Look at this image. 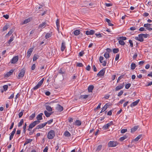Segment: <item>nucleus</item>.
Listing matches in <instances>:
<instances>
[{"label": "nucleus", "mask_w": 152, "mask_h": 152, "mask_svg": "<svg viewBox=\"0 0 152 152\" xmlns=\"http://www.w3.org/2000/svg\"><path fill=\"white\" fill-rule=\"evenodd\" d=\"M44 80V78H43L41 80H40L38 83V84H39V86H41L42 84L43 81Z\"/></svg>", "instance_id": "obj_44"}, {"label": "nucleus", "mask_w": 152, "mask_h": 152, "mask_svg": "<svg viewBox=\"0 0 152 152\" xmlns=\"http://www.w3.org/2000/svg\"><path fill=\"white\" fill-rule=\"evenodd\" d=\"M9 25L8 24H6L5 26H4L3 29V30L4 31L6 30L8 28V27Z\"/></svg>", "instance_id": "obj_52"}, {"label": "nucleus", "mask_w": 152, "mask_h": 152, "mask_svg": "<svg viewBox=\"0 0 152 152\" xmlns=\"http://www.w3.org/2000/svg\"><path fill=\"white\" fill-rule=\"evenodd\" d=\"M124 83L123 84H121L119 86H117L115 88V91H117L122 88L124 87Z\"/></svg>", "instance_id": "obj_16"}, {"label": "nucleus", "mask_w": 152, "mask_h": 152, "mask_svg": "<svg viewBox=\"0 0 152 152\" xmlns=\"http://www.w3.org/2000/svg\"><path fill=\"white\" fill-rule=\"evenodd\" d=\"M129 43L130 44V46L131 47H133V43L132 42V41L131 40H129Z\"/></svg>", "instance_id": "obj_60"}, {"label": "nucleus", "mask_w": 152, "mask_h": 152, "mask_svg": "<svg viewBox=\"0 0 152 152\" xmlns=\"http://www.w3.org/2000/svg\"><path fill=\"white\" fill-rule=\"evenodd\" d=\"M64 135L65 136L67 137H69L71 136V134L67 131H66L64 132Z\"/></svg>", "instance_id": "obj_38"}, {"label": "nucleus", "mask_w": 152, "mask_h": 152, "mask_svg": "<svg viewBox=\"0 0 152 152\" xmlns=\"http://www.w3.org/2000/svg\"><path fill=\"white\" fill-rule=\"evenodd\" d=\"M34 48H29L27 52V55L26 56V57L28 58L31 55L32 51L33 50Z\"/></svg>", "instance_id": "obj_8"}, {"label": "nucleus", "mask_w": 152, "mask_h": 152, "mask_svg": "<svg viewBox=\"0 0 152 152\" xmlns=\"http://www.w3.org/2000/svg\"><path fill=\"white\" fill-rule=\"evenodd\" d=\"M32 140V139H27L26 140V141L25 142V143L24 144V145H25L26 144H27L28 143L31 142Z\"/></svg>", "instance_id": "obj_37"}, {"label": "nucleus", "mask_w": 152, "mask_h": 152, "mask_svg": "<svg viewBox=\"0 0 152 152\" xmlns=\"http://www.w3.org/2000/svg\"><path fill=\"white\" fill-rule=\"evenodd\" d=\"M30 21V19L28 18L26 19H25L23 23V24H26Z\"/></svg>", "instance_id": "obj_34"}, {"label": "nucleus", "mask_w": 152, "mask_h": 152, "mask_svg": "<svg viewBox=\"0 0 152 152\" xmlns=\"http://www.w3.org/2000/svg\"><path fill=\"white\" fill-rule=\"evenodd\" d=\"M46 22H44L43 23H42L39 25V28H41L45 26V25L46 24Z\"/></svg>", "instance_id": "obj_42"}, {"label": "nucleus", "mask_w": 152, "mask_h": 152, "mask_svg": "<svg viewBox=\"0 0 152 152\" xmlns=\"http://www.w3.org/2000/svg\"><path fill=\"white\" fill-rule=\"evenodd\" d=\"M14 37L13 36V35L11 37L10 39L8 42V43L9 45H10L11 42L13 41L14 40Z\"/></svg>", "instance_id": "obj_35"}, {"label": "nucleus", "mask_w": 152, "mask_h": 152, "mask_svg": "<svg viewBox=\"0 0 152 152\" xmlns=\"http://www.w3.org/2000/svg\"><path fill=\"white\" fill-rule=\"evenodd\" d=\"M44 113L46 116L47 117H48L50 116V114H49V113H48L47 111L46 110L45 111Z\"/></svg>", "instance_id": "obj_41"}, {"label": "nucleus", "mask_w": 152, "mask_h": 152, "mask_svg": "<svg viewBox=\"0 0 152 152\" xmlns=\"http://www.w3.org/2000/svg\"><path fill=\"white\" fill-rule=\"evenodd\" d=\"M35 113L29 116V119L30 120H32L35 117Z\"/></svg>", "instance_id": "obj_51"}, {"label": "nucleus", "mask_w": 152, "mask_h": 152, "mask_svg": "<svg viewBox=\"0 0 152 152\" xmlns=\"http://www.w3.org/2000/svg\"><path fill=\"white\" fill-rule=\"evenodd\" d=\"M65 45L66 44L64 40H63L61 47V50L62 52L66 48Z\"/></svg>", "instance_id": "obj_13"}, {"label": "nucleus", "mask_w": 152, "mask_h": 152, "mask_svg": "<svg viewBox=\"0 0 152 152\" xmlns=\"http://www.w3.org/2000/svg\"><path fill=\"white\" fill-rule=\"evenodd\" d=\"M123 91L122 90H121L118 93V96H120L123 94Z\"/></svg>", "instance_id": "obj_61"}, {"label": "nucleus", "mask_w": 152, "mask_h": 152, "mask_svg": "<svg viewBox=\"0 0 152 152\" xmlns=\"http://www.w3.org/2000/svg\"><path fill=\"white\" fill-rule=\"evenodd\" d=\"M102 145H100L98 146L97 148H96V151H99L102 148Z\"/></svg>", "instance_id": "obj_32"}, {"label": "nucleus", "mask_w": 152, "mask_h": 152, "mask_svg": "<svg viewBox=\"0 0 152 152\" xmlns=\"http://www.w3.org/2000/svg\"><path fill=\"white\" fill-rule=\"evenodd\" d=\"M46 110L49 112L51 111L52 110V108L49 106L45 105Z\"/></svg>", "instance_id": "obj_31"}, {"label": "nucleus", "mask_w": 152, "mask_h": 152, "mask_svg": "<svg viewBox=\"0 0 152 152\" xmlns=\"http://www.w3.org/2000/svg\"><path fill=\"white\" fill-rule=\"evenodd\" d=\"M55 135V132L54 130H51L50 131L48 134V138L49 139H53Z\"/></svg>", "instance_id": "obj_1"}, {"label": "nucleus", "mask_w": 152, "mask_h": 152, "mask_svg": "<svg viewBox=\"0 0 152 152\" xmlns=\"http://www.w3.org/2000/svg\"><path fill=\"white\" fill-rule=\"evenodd\" d=\"M104 56L106 59L110 57L109 53L107 52L105 53Z\"/></svg>", "instance_id": "obj_43"}, {"label": "nucleus", "mask_w": 152, "mask_h": 152, "mask_svg": "<svg viewBox=\"0 0 152 152\" xmlns=\"http://www.w3.org/2000/svg\"><path fill=\"white\" fill-rule=\"evenodd\" d=\"M119 51V49L118 48H114L113 50V52L114 53H118Z\"/></svg>", "instance_id": "obj_36"}, {"label": "nucleus", "mask_w": 152, "mask_h": 152, "mask_svg": "<svg viewBox=\"0 0 152 152\" xmlns=\"http://www.w3.org/2000/svg\"><path fill=\"white\" fill-rule=\"evenodd\" d=\"M119 44L122 45H124L125 44V42L123 40H119L118 41Z\"/></svg>", "instance_id": "obj_40"}, {"label": "nucleus", "mask_w": 152, "mask_h": 152, "mask_svg": "<svg viewBox=\"0 0 152 152\" xmlns=\"http://www.w3.org/2000/svg\"><path fill=\"white\" fill-rule=\"evenodd\" d=\"M112 125H113V121H111L110 123H108L104 125L103 127V128L104 129H108L109 127Z\"/></svg>", "instance_id": "obj_7"}, {"label": "nucleus", "mask_w": 152, "mask_h": 152, "mask_svg": "<svg viewBox=\"0 0 152 152\" xmlns=\"http://www.w3.org/2000/svg\"><path fill=\"white\" fill-rule=\"evenodd\" d=\"M75 124L77 126H80L81 124V122L80 120H76L75 122Z\"/></svg>", "instance_id": "obj_24"}, {"label": "nucleus", "mask_w": 152, "mask_h": 152, "mask_svg": "<svg viewBox=\"0 0 152 152\" xmlns=\"http://www.w3.org/2000/svg\"><path fill=\"white\" fill-rule=\"evenodd\" d=\"M14 70L13 69H11L9 72H7L4 75V76L5 77H7L11 75L14 72Z\"/></svg>", "instance_id": "obj_11"}, {"label": "nucleus", "mask_w": 152, "mask_h": 152, "mask_svg": "<svg viewBox=\"0 0 152 152\" xmlns=\"http://www.w3.org/2000/svg\"><path fill=\"white\" fill-rule=\"evenodd\" d=\"M128 137V136L126 135H125L124 136L121 137L119 139V140L121 141H123L124 140L126 139Z\"/></svg>", "instance_id": "obj_27"}, {"label": "nucleus", "mask_w": 152, "mask_h": 152, "mask_svg": "<svg viewBox=\"0 0 152 152\" xmlns=\"http://www.w3.org/2000/svg\"><path fill=\"white\" fill-rule=\"evenodd\" d=\"M56 109L59 112H61L63 110V108L61 105H58L56 107Z\"/></svg>", "instance_id": "obj_18"}, {"label": "nucleus", "mask_w": 152, "mask_h": 152, "mask_svg": "<svg viewBox=\"0 0 152 152\" xmlns=\"http://www.w3.org/2000/svg\"><path fill=\"white\" fill-rule=\"evenodd\" d=\"M117 39L118 40L121 39L122 40H125L126 39V38L125 37H119L117 38Z\"/></svg>", "instance_id": "obj_30"}, {"label": "nucleus", "mask_w": 152, "mask_h": 152, "mask_svg": "<svg viewBox=\"0 0 152 152\" xmlns=\"http://www.w3.org/2000/svg\"><path fill=\"white\" fill-rule=\"evenodd\" d=\"M15 133H14L12 132V133L11 134V135H10V140H11L13 138V137L14 136V134Z\"/></svg>", "instance_id": "obj_53"}, {"label": "nucleus", "mask_w": 152, "mask_h": 152, "mask_svg": "<svg viewBox=\"0 0 152 152\" xmlns=\"http://www.w3.org/2000/svg\"><path fill=\"white\" fill-rule=\"evenodd\" d=\"M142 136V134H140L137 136L134 139V141H138L139 140L140 138Z\"/></svg>", "instance_id": "obj_33"}, {"label": "nucleus", "mask_w": 152, "mask_h": 152, "mask_svg": "<svg viewBox=\"0 0 152 152\" xmlns=\"http://www.w3.org/2000/svg\"><path fill=\"white\" fill-rule=\"evenodd\" d=\"M47 124V123L45 122L44 123H43V124H40V125L41 128H42L43 127L45 126H46V125Z\"/></svg>", "instance_id": "obj_58"}, {"label": "nucleus", "mask_w": 152, "mask_h": 152, "mask_svg": "<svg viewBox=\"0 0 152 152\" xmlns=\"http://www.w3.org/2000/svg\"><path fill=\"white\" fill-rule=\"evenodd\" d=\"M56 25L57 28V30L59 32V21L58 19H57L56 21Z\"/></svg>", "instance_id": "obj_21"}, {"label": "nucleus", "mask_w": 152, "mask_h": 152, "mask_svg": "<svg viewBox=\"0 0 152 152\" xmlns=\"http://www.w3.org/2000/svg\"><path fill=\"white\" fill-rule=\"evenodd\" d=\"M137 56V53H135L134 55L133 56V59H135Z\"/></svg>", "instance_id": "obj_62"}, {"label": "nucleus", "mask_w": 152, "mask_h": 152, "mask_svg": "<svg viewBox=\"0 0 152 152\" xmlns=\"http://www.w3.org/2000/svg\"><path fill=\"white\" fill-rule=\"evenodd\" d=\"M52 35L50 33H47L45 35V38L46 39H47L50 37Z\"/></svg>", "instance_id": "obj_49"}, {"label": "nucleus", "mask_w": 152, "mask_h": 152, "mask_svg": "<svg viewBox=\"0 0 152 152\" xmlns=\"http://www.w3.org/2000/svg\"><path fill=\"white\" fill-rule=\"evenodd\" d=\"M134 39L141 42H142L144 41L143 37L142 34H139L138 37H135Z\"/></svg>", "instance_id": "obj_3"}, {"label": "nucleus", "mask_w": 152, "mask_h": 152, "mask_svg": "<svg viewBox=\"0 0 152 152\" xmlns=\"http://www.w3.org/2000/svg\"><path fill=\"white\" fill-rule=\"evenodd\" d=\"M24 110H22L18 114V116L19 118H20L23 115Z\"/></svg>", "instance_id": "obj_48"}, {"label": "nucleus", "mask_w": 152, "mask_h": 152, "mask_svg": "<svg viewBox=\"0 0 152 152\" xmlns=\"http://www.w3.org/2000/svg\"><path fill=\"white\" fill-rule=\"evenodd\" d=\"M3 87L4 91H6L7 90L8 88V85H4L3 86Z\"/></svg>", "instance_id": "obj_47"}, {"label": "nucleus", "mask_w": 152, "mask_h": 152, "mask_svg": "<svg viewBox=\"0 0 152 152\" xmlns=\"http://www.w3.org/2000/svg\"><path fill=\"white\" fill-rule=\"evenodd\" d=\"M43 114L42 113H39L37 116L36 118L37 120H41L42 119V115Z\"/></svg>", "instance_id": "obj_17"}, {"label": "nucleus", "mask_w": 152, "mask_h": 152, "mask_svg": "<svg viewBox=\"0 0 152 152\" xmlns=\"http://www.w3.org/2000/svg\"><path fill=\"white\" fill-rule=\"evenodd\" d=\"M127 131V129H123L121 130V133L122 134H124Z\"/></svg>", "instance_id": "obj_56"}, {"label": "nucleus", "mask_w": 152, "mask_h": 152, "mask_svg": "<svg viewBox=\"0 0 152 152\" xmlns=\"http://www.w3.org/2000/svg\"><path fill=\"white\" fill-rule=\"evenodd\" d=\"M59 73L60 74H64L65 73V70L63 68H61L59 70Z\"/></svg>", "instance_id": "obj_26"}, {"label": "nucleus", "mask_w": 152, "mask_h": 152, "mask_svg": "<svg viewBox=\"0 0 152 152\" xmlns=\"http://www.w3.org/2000/svg\"><path fill=\"white\" fill-rule=\"evenodd\" d=\"M140 101V99H138L135 101H134L130 105V106L131 107H134L136 105H137Z\"/></svg>", "instance_id": "obj_12"}, {"label": "nucleus", "mask_w": 152, "mask_h": 152, "mask_svg": "<svg viewBox=\"0 0 152 152\" xmlns=\"http://www.w3.org/2000/svg\"><path fill=\"white\" fill-rule=\"evenodd\" d=\"M94 88V86L93 85H90L88 88V90L89 92H92Z\"/></svg>", "instance_id": "obj_22"}, {"label": "nucleus", "mask_w": 152, "mask_h": 152, "mask_svg": "<svg viewBox=\"0 0 152 152\" xmlns=\"http://www.w3.org/2000/svg\"><path fill=\"white\" fill-rule=\"evenodd\" d=\"M24 123L23 120V119L21 120L20 122L18 123V127L21 126Z\"/></svg>", "instance_id": "obj_39"}, {"label": "nucleus", "mask_w": 152, "mask_h": 152, "mask_svg": "<svg viewBox=\"0 0 152 152\" xmlns=\"http://www.w3.org/2000/svg\"><path fill=\"white\" fill-rule=\"evenodd\" d=\"M77 66L79 67H82L83 66V65L82 63H77Z\"/></svg>", "instance_id": "obj_59"}, {"label": "nucleus", "mask_w": 152, "mask_h": 152, "mask_svg": "<svg viewBox=\"0 0 152 152\" xmlns=\"http://www.w3.org/2000/svg\"><path fill=\"white\" fill-rule=\"evenodd\" d=\"M88 95H81L80 96V98H82L83 99H86L88 96Z\"/></svg>", "instance_id": "obj_45"}, {"label": "nucleus", "mask_w": 152, "mask_h": 152, "mask_svg": "<svg viewBox=\"0 0 152 152\" xmlns=\"http://www.w3.org/2000/svg\"><path fill=\"white\" fill-rule=\"evenodd\" d=\"M137 28L136 26H133L131 27L130 28V29L131 31H134Z\"/></svg>", "instance_id": "obj_57"}, {"label": "nucleus", "mask_w": 152, "mask_h": 152, "mask_svg": "<svg viewBox=\"0 0 152 152\" xmlns=\"http://www.w3.org/2000/svg\"><path fill=\"white\" fill-rule=\"evenodd\" d=\"M151 24L149 23L145 24L144 25V26L145 28L147 30L151 31L152 30V28L150 27Z\"/></svg>", "instance_id": "obj_10"}, {"label": "nucleus", "mask_w": 152, "mask_h": 152, "mask_svg": "<svg viewBox=\"0 0 152 152\" xmlns=\"http://www.w3.org/2000/svg\"><path fill=\"white\" fill-rule=\"evenodd\" d=\"M107 51V53H109L111 52H112V49L110 48H107L106 49Z\"/></svg>", "instance_id": "obj_64"}, {"label": "nucleus", "mask_w": 152, "mask_h": 152, "mask_svg": "<svg viewBox=\"0 0 152 152\" xmlns=\"http://www.w3.org/2000/svg\"><path fill=\"white\" fill-rule=\"evenodd\" d=\"M15 28H12L9 31L8 33L6 35H11L14 31Z\"/></svg>", "instance_id": "obj_29"}, {"label": "nucleus", "mask_w": 152, "mask_h": 152, "mask_svg": "<svg viewBox=\"0 0 152 152\" xmlns=\"http://www.w3.org/2000/svg\"><path fill=\"white\" fill-rule=\"evenodd\" d=\"M139 126H134V127L131 128V132L133 133L134 132H135L139 128Z\"/></svg>", "instance_id": "obj_20"}, {"label": "nucleus", "mask_w": 152, "mask_h": 152, "mask_svg": "<svg viewBox=\"0 0 152 152\" xmlns=\"http://www.w3.org/2000/svg\"><path fill=\"white\" fill-rule=\"evenodd\" d=\"M95 31L94 30H90V31H87L86 32V34L87 35H90L94 34Z\"/></svg>", "instance_id": "obj_14"}, {"label": "nucleus", "mask_w": 152, "mask_h": 152, "mask_svg": "<svg viewBox=\"0 0 152 152\" xmlns=\"http://www.w3.org/2000/svg\"><path fill=\"white\" fill-rule=\"evenodd\" d=\"M40 120H37V121H35L34 122L36 125H37L39 124L40 122Z\"/></svg>", "instance_id": "obj_63"}, {"label": "nucleus", "mask_w": 152, "mask_h": 152, "mask_svg": "<svg viewBox=\"0 0 152 152\" xmlns=\"http://www.w3.org/2000/svg\"><path fill=\"white\" fill-rule=\"evenodd\" d=\"M36 124L34 123V122H33L31 124H30L28 126V131H30V129H32L33 127H34L36 126Z\"/></svg>", "instance_id": "obj_15"}, {"label": "nucleus", "mask_w": 152, "mask_h": 152, "mask_svg": "<svg viewBox=\"0 0 152 152\" xmlns=\"http://www.w3.org/2000/svg\"><path fill=\"white\" fill-rule=\"evenodd\" d=\"M124 76V75H122L120 76L118 78L117 80V82L118 83L119 81L120 80L123 78V77Z\"/></svg>", "instance_id": "obj_54"}, {"label": "nucleus", "mask_w": 152, "mask_h": 152, "mask_svg": "<svg viewBox=\"0 0 152 152\" xmlns=\"http://www.w3.org/2000/svg\"><path fill=\"white\" fill-rule=\"evenodd\" d=\"M40 86H39V84H38L37 85L34 87L33 88V90H35L38 88Z\"/></svg>", "instance_id": "obj_50"}, {"label": "nucleus", "mask_w": 152, "mask_h": 152, "mask_svg": "<svg viewBox=\"0 0 152 152\" xmlns=\"http://www.w3.org/2000/svg\"><path fill=\"white\" fill-rule=\"evenodd\" d=\"M104 58L102 56H100L99 57V61L101 63H102V65L103 66H106V62L105 61H104Z\"/></svg>", "instance_id": "obj_6"}, {"label": "nucleus", "mask_w": 152, "mask_h": 152, "mask_svg": "<svg viewBox=\"0 0 152 152\" xmlns=\"http://www.w3.org/2000/svg\"><path fill=\"white\" fill-rule=\"evenodd\" d=\"M38 57L39 56L38 55L35 54L34 56L33 61H35L38 58Z\"/></svg>", "instance_id": "obj_46"}, {"label": "nucleus", "mask_w": 152, "mask_h": 152, "mask_svg": "<svg viewBox=\"0 0 152 152\" xmlns=\"http://www.w3.org/2000/svg\"><path fill=\"white\" fill-rule=\"evenodd\" d=\"M73 32L74 35L76 36L80 34V30L79 29L75 30Z\"/></svg>", "instance_id": "obj_23"}, {"label": "nucleus", "mask_w": 152, "mask_h": 152, "mask_svg": "<svg viewBox=\"0 0 152 152\" xmlns=\"http://www.w3.org/2000/svg\"><path fill=\"white\" fill-rule=\"evenodd\" d=\"M105 70V68H103L101 70L99 73H97V75L100 77L103 76L104 75Z\"/></svg>", "instance_id": "obj_4"}, {"label": "nucleus", "mask_w": 152, "mask_h": 152, "mask_svg": "<svg viewBox=\"0 0 152 152\" xmlns=\"http://www.w3.org/2000/svg\"><path fill=\"white\" fill-rule=\"evenodd\" d=\"M18 56H16L14 57L12 59L11 63L12 64H15L18 61Z\"/></svg>", "instance_id": "obj_9"}, {"label": "nucleus", "mask_w": 152, "mask_h": 152, "mask_svg": "<svg viewBox=\"0 0 152 152\" xmlns=\"http://www.w3.org/2000/svg\"><path fill=\"white\" fill-rule=\"evenodd\" d=\"M109 106V105L108 104V103L106 104L104 107L102 108L100 113H102L107 108L108 106Z\"/></svg>", "instance_id": "obj_19"}, {"label": "nucleus", "mask_w": 152, "mask_h": 152, "mask_svg": "<svg viewBox=\"0 0 152 152\" xmlns=\"http://www.w3.org/2000/svg\"><path fill=\"white\" fill-rule=\"evenodd\" d=\"M105 20L108 23L109 26H113V25L111 23V21L110 19L108 18H106Z\"/></svg>", "instance_id": "obj_28"}, {"label": "nucleus", "mask_w": 152, "mask_h": 152, "mask_svg": "<svg viewBox=\"0 0 152 152\" xmlns=\"http://www.w3.org/2000/svg\"><path fill=\"white\" fill-rule=\"evenodd\" d=\"M118 144V143L116 142L110 141L108 144V145L109 147H114L116 146Z\"/></svg>", "instance_id": "obj_2"}, {"label": "nucleus", "mask_w": 152, "mask_h": 152, "mask_svg": "<svg viewBox=\"0 0 152 152\" xmlns=\"http://www.w3.org/2000/svg\"><path fill=\"white\" fill-rule=\"evenodd\" d=\"M25 73V70L23 69H21L18 75V78L20 79V78L23 77Z\"/></svg>", "instance_id": "obj_5"}, {"label": "nucleus", "mask_w": 152, "mask_h": 152, "mask_svg": "<svg viewBox=\"0 0 152 152\" xmlns=\"http://www.w3.org/2000/svg\"><path fill=\"white\" fill-rule=\"evenodd\" d=\"M131 86V84L130 83H128L125 86V88L126 89H128Z\"/></svg>", "instance_id": "obj_55"}, {"label": "nucleus", "mask_w": 152, "mask_h": 152, "mask_svg": "<svg viewBox=\"0 0 152 152\" xmlns=\"http://www.w3.org/2000/svg\"><path fill=\"white\" fill-rule=\"evenodd\" d=\"M137 66L136 64L134 63H132L131 65V68L132 70L134 69Z\"/></svg>", "instance_id": "obj_25"}]
</instances>
